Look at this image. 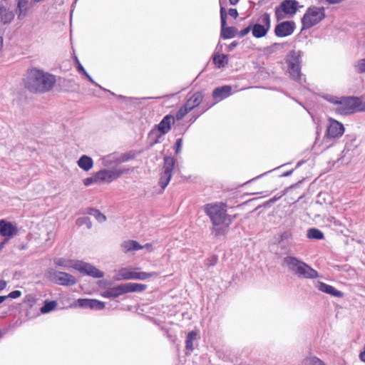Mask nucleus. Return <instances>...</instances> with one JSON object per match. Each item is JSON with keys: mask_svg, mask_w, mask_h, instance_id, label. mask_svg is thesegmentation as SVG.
I'll return each instance as SVG.
<instances>
[{"mask_svg": "<svg viewBox=\"0 0 365 365\" xmlns=\"http://www.w3.org/2000/svg\"><path fill=\"white\" fill-rule=\"evenodd\" d=\"M204 212L209 217L215 236L226 235L232 219L227 214V205L223 202L208 203L204 205Z\"/></svg>", "mask_w": 365, "mask_h": 365, "instance_id": "1", "label": "nucleus"}, {"mask_svg": "<svg viewBox=\"0 0 365 365\" xmlns=\"http://www.w3.org/2000/svg\"><path fill=\"white\" fill-rule=\"evenodd\" d=\"M24 83L29 91L44 93L53 88L56 83V78L49 73L33 68L28 71Z\"/></svg>", "mask_w": 365, "mask_h": 365, "instance_id": "2", "label": "nucleus"}, {"mask_svg": "<svg viewBox=\"0 0 365 365\" xmlns=\"http://www.w3.org/2000/svg\"><path fill=\"white\" fill-rule=\"evenodd\" d=\"M282 265L299 278L313 279L319 277L317 271L297 257L293 256L285 257Z\"/></svg>", "mask_w": 365, "mask_h": 365, "instance_id": "3", "label": "nucleus"}, {"mask_svg": "<svg viewBox=\"0 0 365 365\" xmlns=\"http://www.w3.org/2000/svg\"><path fill=\"white\" fill-rule=\"evenodd\" d=\"M302 56V52L301 51L292 50L287 53L285 58L290 77L300 85H303L305 82V78H303L301 73Z\"/></svg>", "mask_w": 365, "mask_h": 365, "instance_id": "4", "label": "nucleus"}, {"mask_svg": "<svg viewBox=\"0 0 365 365\" xmlns=\"http://www.w3.org/2000/svg\"><path fill=\"white\" fill-rule=\"evenodd\" d=\"M324 7L310 6L302 19L303 29H308L321 22L325 18Z\"/></svg>", "mask_w": 365, "mask_h": 365, "instance_id": "5", "label": "nucleus"}, {"mask_svg": "<svg viewBox=\"0 0 365 365\" xmlns=\"http://www.w3.org/2000/svg\"><path fill=\"white\" fill-rule=\"evenodd\" d=\"M301 7L296 0H283L274 9V14L278 21L285 18L284 14L289 17L293 16Z\"/></svg>", "mask_w": 365, "mask_h": 365, "instance_id": "6", "label": "nucleus"}, {"mask_svg": "<svg viewBox=\"0 0 365 365\" xmlns=\"http://www.w3.org/2000/svg\"><path fill=\"white\" fill-rule=\"evenodd\" d=\"M175 161V158L173 156H165L163 158V170L159 180V185L163 190L167 187L170 181Z\"/></svg>", "mask_w": 365, "mask_h": 365, "instance_id": "7", "label": "nucleus"}, {"mask_svg": "<svg viewBox=\"0 0 365 365\" xmlns=\"http://www.w3.org/2000/svg\"><path fill=\"white\" fill-rule=\"evenodd\" d=\"M128 169H123L114 167L111 169H103L96 173L98 182H110L120 178L122 175L128 173Z\"/></svg>", "mask_w": 365, "mask_h": 365, "instance_id": "8", "label": "nucleus"}, {"mask_svg": "<svg viewBox=\"0 0 365 365\" xmlns=\"http://www.w3.org/2000/svg\"><path fill=\"white\" fill-rule=\"evenodd\" d=\"M261 24H255L252 26V33L254 37L259 38L267 35L271 27L270 15L264 13L259 19Z\"/></svg>", "mask_w": 365, "mask_h": 365, "instance_id": "9", "label": "nucleus"}, {"mask_svg": "<svg viewBox=\"0 0 365 365\" xmlns=\"http://www.w3.org/2000/svg\"><path fill=\"white\" fill-rule=\"evenodd\" d=\"M360 105V100L356 97L344 98L340 100L336 112L340 115H348L354 113Z\"/></svg>", "mask_w": 365, "mask_h": 365, "instance_id": "10", "label": "nucleus"}, {"mask_svg": "<svg viewBox=\"0 0 365 365\" xmlns=\"http://www.w3.org/2000/svg\"><path fill=\"white\" fill-rule=\"evenodd\" d=\"M72 267L81 273L94 278H101L104 276L103 272L98 269L96 267L82 261H76L72 265Z\"/></svg>", "mask_w": 365, "mask_h": 365, "instance_id": "11", "label": "nucleus"}, {"mask_svg": "<svg viewBox=\"0 0 365 365\" xmlns=\"http://www.w3.org/2000/svg\"><path fill=\"white\" fill-rule=\"evenodd\" d=\"M220 23H221V37L224 39L234 38L237 33V29L234 26H226L227 24V13L225 9L220 7Z\"/></svg>", "mask_w": 365, "mask_h": 365, "instance_id": "12", "label": "nucleus"}, {"mask_svg": "<svg viewBox=\"0 0 365 365\" xmlns=\"http://www.w3.org/2000/svg\"><path fill=\"white\" fill-rule=\"evenodd\" d=\"M295 29L294 21H287L278 24L274 28V34L277 37H286L292 35Z\"/></svg>", "mask_w": 365, "mask_h": 365, "instance_id": "13", "label": "nucleus"}, {"mask_svg": "<svg viewBox=\"0 0 365 365\" xmlns=\"http://www.w3.org/2000/svg\"><path fill=\"white\" fill-rule=\"evenodd\" d=\"M18 233L17 227L10 222L5 220H0V235L4 237V239H8V241L16 236Z\"/></svg>", "mask_w": 365, "mask_h": 365, "instance_id": "14", "label": "nucleus"}, {"mask_svg": "<svg viewBox=\"0 0 365 365\" xmlns=\"http://www.w3.org/2000/svg\"><path fill=\"white\" fill-rule=\"evenodd\" d=\"M52 279L56 283L63 286H71L77 282L75 277L63 272H54Z\"/></svg>", "mask_w": 365, "mask_h": 365, "instance_id": "15", "label": "nucleus"}, {"mask_svg": "<svg viewBox=\"0 0 365 365\" xmlns=\"http://www.w3.org/2000/svg\"><path fill=\"white\" fill-rule=\"evenodd\" d=\"M344 132V128L342 123L337 120L330 119V123L327 130V136L328 138H339L343 135Z\"/></svg>", "mask_w": 365, "mask_h": 365, "instance_id": "16", "label": "nucleus"}, {"mask_svg": "<svg viewBox=\"0 0 365 365\" xmlns=\"http://www.w3.org/2000/svg\"><path fill=\"white\" fill-rule=\"evenodd\" d=\"M175 123V118L173 115L168 114L163 117L159 124L156 125L158 130L161 133V135L167 134L171 129V125Z\"/></svg>", "mask_w": 365, "mask_h": 365, "instance_id": "17", "label": "nucleus"}, {"mask_svg": "<svg viewBox=\"0 0 365 365\" xmlns=\"http://www.w3.org/2000/svg\"><path fill=\"white\" fill-rule=\"evenodd\" d=\"M232 87L230 86H223L214 89L212 98L216 101L223 100L232 94Z\"/></svg>", "mask_w": 365, "mask_h": 365, "instance_id": "18", "label": "nucleus"}, {"mask_svg": "<svg viewBox=\"0 0 365 365\" xmlns=\"http://www.w3.org/2000/svg\"><path fill=\"white\" fill-rule=\"evenodd\" d=\"M30 0H18L16 12L19 20L24 19L31 9Z\"/></svg>", "mask_w": 365, "mask_h": 365, "instance_id": "19", "label": "nucleus"}, {"mask_svg": "<svg viewBox=\"0 0 365 365\" xmlns=\"http://www.w3.org/2000/svg\"><path fill=\"white\" fill-rule=\"evenodd\" d=\"M316 287L319 291L334 297H341L344 295L341 291L322 282H317Z\"/></svg>", "mask_w": 365, "mask_h": 365, "instance_id": "20", "label": "nucleus"}, {"mask_svg": "<svg viewBox=\"0 0 365 365\" xmlns=\"http://www.w3.org/2000/svg\"><path fill=\"white\" fill-rule=\"evenodd\" d=\"M14 16L15 14L12 10L0 5V21L1 24L4 25L11 24Z\"/></svg>", "mask_w": 365, "mask_h": 365, "instance_id": "21", "label": "nucleus"}, {"mask_svg": "<svg viewBox=\"0 0 365 365\" xmlns=\"http://www.w3.org/2000/svg\"><path fill=\"white\" fill-rule=\"evenodd\" d=\"M125 294L123 284L109 288L103 293V297L106 298H117L120 295Z\"/></svg>", "mask_w": 365, "mask_h": 365, "instance_id": "22", "label": "nucleus"}, {"mask_svg": "<svg viewBox=\"0 0 365 365\" xmlns=\"http://www.w3.org/2000/svg\"><path fill=\"white\" fill-rule=\"evenodd\" d=\"M203 94L201 91L195 93L184 104L190 110L198 106L203 99Z\"/></svg>", "mask_w": 365, "mask_h": 365, "instance_id": "23", "label": "nucleus"}, {"mask_svg": "<svg viewBox=\"0 0 365 365\" xmlns=\"http://www.w3.org/2000/svg\"><path fill=\"white\" fill-rule=\"evenodd\" d=\"M120 247L125 253L143 249V245H140L137 241L131 240L123 242Z\"/></svg>", "mask_w": 365, "mask_h": 365, "instance_id": "24", "label": "nucleus"}, {"mask_svg": "<svg viewBox=\"0 0 365 365\" xmlns=\"http://www.w3.org/2000/svg\"><path fill=\"white\" fill-rule=\"evenodd\" d=\"M76 64H77V70L79 73H81V74H83L92 84L95 85L96 86H98V88H100L101 90L106 91V92H109L113 96H116L114 93L103 88L101 86H100L98 83H97L93 78L92 77L87 73V71L85 70V68H83V66L81 64L80 61H78V59L77 58H76Z\"/></svg>", "mask_w": 365, "mask_h": 365, "instance_id": "25", "label": "nucleus"}, {"mask_svg": "<svg viewBox=\"0 0 365 365\" xmlns=\"http://www.w3.org/2000/svg\"><path fill=\"white\" fill-rule=\"evenodd\" d=\"M125 294L130 292H142L147 289V285L144 284L128 282L123 284Z\"/></svg>", "mask_w": 365, "mask_h": 365, "instance_id": "26", "label": "nucleus"}, {"mask_svg": "<svg viewBox=\"0 0 365 365\" xmlns=\"http://www.w3.org/2000/svg\"><path fill=\"white\" fill-rule=\"evenodd\" d=\"M77 164L82 170L88 171L93 166V161L91 157L83 155L78 159Z\"/></svg>", "mask_w": 365, "mask_h": 365, "instance_id": "27", "label": "nucleus"}, {"mask_svg": "<svg viewBox=\"0 0 365 365\" xmlns=\"http://www.w3.org/2000/svg\"><path fill=\"white\" fill-rule=\"evenodd\" d=\"M101 163L105 167L111 166L113 164H120L118 155L116 153H110L101 158Z\"/></svg>", "mask_w": 365, "mask_h": 365, "instance_id": "28", "label": "nucleus"}, {"mask_svg": "<svg viewBox=\"0 0 365 365\" xmlns=\"http://www.w3.org/2000/svg\"><path fill=\"white\" fill-rule=\"evenodd\" d=\"M293 235L291 230H285L277 236L274 237L276 244H282L284 242H292Z\"/></svg>", "mask_w": 365, "mask_h": 365, "instance_id": "29", "label": "nucleus"}, {"mask_svg": "<svg viewBox=\"0 0 365 365\" xmlns=\"http://www.w3.org/2000/svg\"><path fill=\"white\" fill-rule=\"evenodd\" d=\"M134 271L129 268H122L115 277L116 280L133 279Z\"/></svg>", "mask_w": 365, "mask_h": 365, "instance_id": "30", "label": "nucleus"}, {"mask_svg": "<svg viewBox=\"0 0 365 365\" xmlns=\"http://www.w3.org/2000/svg\"><path fill=\"white\" fill-rule=\"evenodd\" d=\"M198 333L195 331H190L185 339V349L189 352H192L194 350L193 341L197 339Z\"/></svg>", "mask_w": 365, "mask_h": 365, "instance_id": "31", "label": "nucleus"}, {"mask_svg": "<svg viewBox=\"0 0 365 365\" xmlns=\"http://www.w3.org/2000/svg\"><path fill=\"white\" fill-rule=\"evenodd\" d=\"M307 236L309 239L323 240L324 238V233L317 228H310L307 230Z\"/></svg>", "mask_w": 365, "mask_h": 365, "instance_id": "32", "label": "nucleus"}, {"mask_svg": "<svg viewBox=\"0 0 365 365\" xmlns=\"http://www.w3.org/2000/svg\"><path fill=\"white\" fill-rule=\"evenodd\" d=\"M158 274L155 272H135L133 275V279L145 280L150 277H158Z\"/></svg>", "mask_w": 365, "mask_h": 365, "instance_id": "33", "label": "nucleus"}, {"mask_svg": "<svg viewBox=\"0 0 365 365\" xmlns=\"http://www.w3.org/2000/svg\"><path fill=\"white\" fill-rule=\"evenodd\" d=\"M213 61L218 68L225 67L228 62V57L225 54L216 55L213 58Z\"/></svg>", "mask_w": 365, "mask_h": 365, "instance_id": "34", "label": "nucleus"}, {"mask_svg": "<svg viewBox=\"0 0 365 365\" xmlns=\"http://www.w3.org/2000/svg\"><path fill=\"white\" fill-rule=\"evenodd\" d=\"M88 213L93 216L99 222H103L106 220L105 215L101 213L98 210L95 208H90Z\"/></svg>", "mask_w": 365, "mask_h": 365, "instance_id": "35", "label": "nucleus"}, {"mask_svg": "<svg viewBox=\"0 0 365 365\" xmlns=\"http://www.w3.org/2000/svg\"><path fill=\"white\" fill-rule=\"evenodd\" d=\"M57 306L56 301H45L43 306L41 308V312L46 314L53 310Z\"/></svg>", "mask_w": 365, "mask_h": 365, "instance_id": "36", "label": "nucleus"}, {"mask_svg": "<svg viewBox=\"0 0 365 365\" xmlns=\"http://www.w3.org/2000/svg\"><path fill=\"white\" fill-rule=\"evenodd\" d=\"M136 154V152L134 150H130L127 153L121 154L120 156H118L120 163L128 162L130 160L135 158Z\"/></svg>", "mask_w": 365, "mask_h": 365, "instance_id": "37", "label": "nucleus"}, {"mask_svg": "<svg viewBox=\"0 0 365 365\" xmlns=\"http://www.w3.org/2000/svg\"><path fill=\"white\" fill-rule=\"evenodd\" d=\"M76 261L66 260L64 258H58L54 260V263L60 267H72V265Z\"/></svg>", "mask_w": 365, "mask_h": 365, "instance_id": "38", "label": "nucleus"}, {"mask_svg": "<svg viewBox=\"0 0 365 365\" xmlns=\"http://www.w3.org/2000/svg\"><path fill=\"white\" fill-rule=\"evenodd\" d=\"M354 67L357 73H365V58L356 61Z\"/></svg>", "mask_w": 365, "mask_h": 365, "instance_id": "39", "label": "nucleus"}, {"mask_svg": "<svg viewBox=\"0 0 365 365\" xmlns=\"http://www.w3.org/2000/svg\"><path fill=\"white\" fill-rule=\"evenodd\" d=\"M76 225L78 226L86 225L88 229H91L92 223L88 217H81L76 220Z\"/></svg>", "mask_w": 365, "mask_h": 365, "instance_id": "40", "label": "nucleus"}, {"mask_svg": "<svg viewBox=\"0 0 365 365\" xmlns=\"http://www.w3.org/2000/svg\"><path fill=\"white\" fill-rule=\"evenodd\" d=\"M190 110H188V108L185 106L183 105L175 113V115L174 116L175 118V120L176 119L177 120H182L185 115L189 113Z\"/></svg>", "mask_w": 365, "mask_h": 365, "instance_id": "41", "label": "nucleus"}, {"mask_svg": "<svg viewBox=\"0 0 365 365\" xmlns=\"http://www.w3.org/2000/svg\"><path fill=\"white\" fill-rule=\"evenodd\" d=\"M91 309L101 310L105 307V303L97 299H91Z\"/></svg>", "mask_w": 365, "mask_h": 365, "instance_id": "42", "label": "nucleus"}, {"mask_svg": "<svg viewBox=\"0 0 365 365\" xmlns=\"http://www.w3.org/2000/svg\"><path fill=\"white\" fill-rule=\"evenodd\" d=\"M91 299H78V305L80 307L90 309L91 307Z\"/></svg>", "mask_w": 365, "mask_h": 365, "instance_id": "43", "label": "nucleus"}, {"mask_svg": "<svg viewBox=\"0 0 365 365\" xmlns=\"http://www.w3.org/2000/svg\"><path fill=\"white\" fill-rule=\"evenodd\" d=\"M217 259L218 258L216 255H212L210 257L205 259V264L207 267H213L217 264Z\"/></svg>", "mask_w": 365, "mask_h": 365, "instance_id": "44", "label": "nucleus"}, {"mask_svg": "<svg viewBox=\"0 0 365 365\" xmlns=\"http://www.w3.org/2000/svg\"><path fill=\"white\" fill-rule=\"evenodd\" d=\"M93 183H98L96 173L93 176L86 178L83 180V185L85 186H89Z\"/></svg>", "mask_w": 365, "mask_h": 365, "instance_id": "45", "label": "nucleus"}, {"mask_svg": "<svg viewBox=\"0 0 365 365\" xmlns=\"http://www.w3.org/2000/svg\"><path fill=\"white\" fill-rule=\"evenodd\" d=\"M182 147V139L178 138L176 140L175 145H174L175 153L176 155H178L181 152Z\"/></svg>", "mask_w": 365, "mask_h": 365, "instance_id": "46", "label": "nucleus"}, {"mask_svg": "<svg viewBox=\"0 0 365 365\" xmlns=\"http://www.w3.org/2000/svg\"><path fill=\"white\" fill-rule=\"evenodd\" d=\"M323 97L325 100H327V101H329L331 103H334V104H339V101H340L339 98L336 96H334L327 94V95L324 96Z\"/></svg>", "mask_w": 365, "mask_h": 365, "instance_id": "47", "label": "nucleus"}, {"mask_svg": "<svg viewBox=\"0 0 365 365\" xmlns=\"http://www.w3.org/2000/svg\"><path fill=\"white\" fill-rule=\"evenodd\" d=\"M252 30V26L250 25L248 26H247L246 28L242 29L239 34H238V36L240 38H242V37H244L245 36H246L247 34H249V32Z\"/></svg>", "mask_w": 365, "mask_h": 365, "instance_id": "48", "label": "nucleus"}, {"mask_svg": "<svg viewBox=\"0 0 365 365\" xmlns=\"http://www.w3.org/2000/svg\"><path fill=\"white\" fill-rule=\"evenodd\" d=\"M21 291L14 290V291L11 292L6 297H8V298L16 299V298H19V297H21Z\"/></svg>", "mask_w": 365, "mask_h": 365, "instance_id": "49", "label": "nucleus"}, {"mask_svg": "<svg viewBox=\"0 0 365 365\" xmlns=\"http://www.w3.org/2000/svg\"><path fill=\"white\" fill-rule=\"evenodd\" d=\"M277 245L279 246V247L281 248V250H282L285 252H287L290 250L292 242H288V243L284 242L282 244H277Z\"/></svg>", "mask_w": 365, "mask_h": 365, "instance_id": "50", "label": "nucleus"}, {"mask_svg": "<svg viewBox=\"0 0 365 365\" xmlns=\"http://www.w3.org/2000/svg\"><path fill=\"white\" fill-rule=\"evenodd\" d=\"M309 365H325L324 363L317 357L310 359Z\"/></svg>", "mask_w": 365, "mask_h": 365, "instance_id": "51", "label": "nucleus"}, {"mask_svg": "<svg viewBox=\"0 0 365 365\" xmlns=\"http://www.w3.org/2000/svg\"><path fill=\"white\" fill-rule=\"evenodd\" d=\"M228 14L230 16L236 19L238 16V12L236 9H230L228 11Z\"/></svg>", "mask_w": 365, "mask_h": 365, "instance_id": "52", "label": "nucleus"}, {"mask_svg": "<svg viewBox=\"0 0 365 365\" xmlns=\"http://www.w3.org/2000/svg\"><path fill=\"white\" fill-rule=\"evenodd\" d=\"M238 44L237 41H232L230 44L227 46V51H232Z\"/></svg>", "mask_w": 365, "mask_h": 365, "instance_id": "53", "label": "nucleus"}, {"mask_svg": "<svg viewBox=\"0 0 365 365\" xmlns=\"http://www.w3.org/2000/svg\"><path fill=\"white\" fill-rule=\"evenodd\" d=\"M281 197H282V195H275L268 200V203L272 204V203L275 202L276 201H277L278 200H279L281 198Z\"/></svg>", "mask_w": 365, "mask_h": 365, "instance_id": "54", "label": "nucleus"}, {"mask_svg": "<svg viewBox=\"0 0 365 365\" xmlns=\"http://www.w3.org/2000/svg\"><path fill=\"white\" fill-rule=\"evenodd\" d=\"M163 135H161V133L160 134L157 135L155 139L153 140V142L151 143V145H153L155 144L160 143V138Z\"/></svg>", "mask_w": 365, "mask_h": 365, "instance_id": "55", "label": "nucleus"}, {"mask_svg": "<svg viewBox=\"0 0 365 365\" xmlns=\"http://www.w3.org/2000/svg\"><path fill=\"white\" fill-rule=\"evenodd\" d=\"M6 287V282L4 280H0V291L4 289Z\"/></svg>", "mask_w": 365, "mask_h": 365, "instance_id": "56", "label": "nucleus"}, {"mask_svg": "<svg viewBox=\"0 0 365 365\" xmlns=\"http://www.w3.org/2000/svg\"><path fill=\"white\" fill-rule=\"evenodd\" d=\"M359 358L362 361L365 362V347L364 348V351L360 353Z\"/></svg>", "mask_w": 365, "mask_h": 365, "instance_id": "57", "label": "nucleus"}, {"mask_svg": "<svg viewBox=\"0 0 365 365\" xmlns=\"http://www.w3.org/2000/svg\"><path fill=\"white\" fill-rule=\"evenodd\" d=\"M293 173V170H290L289 171H287L285 173H284L283 174H282V177H288L289 175H292V173Z\"/></svg>", "mask_w": 365, "mask_h": 365, "instance_id": "58", "label": "nucleus"}, {"mask_svg": "<svg viewBox=\"0 0 365 365\" xmlns=\"http://www.w3.org/2000/svg\"><path fill=\"white\" fill-rule=\"evenodd\" d=\"M327 2H329V4H339L340 2H341L343 0H326Z\"/></svg>", "mask_w": 365, "mask_h": 365, "instance_id": "59", "label": "nucleus"}, {"mask_svg": "<svg viewBox=\"0 0 365 365\" xmlns=\"http://www.w3.org/2000/svg\"><path fill=\"white\" fill-rule=\"evenodd\" d=\"M240 0H229L231 5H236Z\"/></svg>", "mask_w": 365, "mask_h": 365, "instance_id": "60", "label": "nucleus"}, {"mask_svg": "<svg viewBox=\"0 0 365 365\" xmlns=\"http://www.w3.org/2000/svg\"><path fill=\"white\" fill-rule=\"evenodd\" d=\"M279 47H282L281 44H279V43H274L273 45L271 46V48H277Z\"/></svg>", "mask_w": 365, "mask_h": 365, "instance_id": "61", "label": "nucleus"}, {"mask_svg": "<svg viewBox=\"0 0 365 365\" xmlns=\"http://www.w3.org/2000/svg\"><path fill=\"white\" fill-rule=\"evenodd\" d=\"M143 248H146V249L149 250L150 248L152 247V245L150 243H147L145 245H143Z\"/></svg>", "mask_w": 365, "mask_h": 365, "instance_id": "62", "label": "nucleus"}, {"mask_svg": "<svg viewBox=\"0 0 365 365\" xmlns=\"http://www.w3.org/2000/svg\"><path fill=\"white\" fill-rule=\"evenodd\" d=\"M7 298H8V297H6V296H0V304H1Z\"/></svg>", "mask_w": 365, "mask_h": 365, "instance_id": "63", "label": "nucleus"}, {"mask_svg": "<svg viewBox=\"0 0 365 365\" xmlns=\"http://www.w3.org/2000/svg\"><path fill=\"white\" fill-rule=\"evenodd\" d=\"M3 46V38L0 36V48Z\"/></svg>", "mask_w": 365, "mask_h": 365, "instance_id": "64", "label": "nucleus"}]
</instances>
